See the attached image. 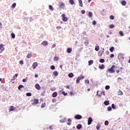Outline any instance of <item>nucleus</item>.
<instances>
[{"label":"nucleus","mask_w":130,"mask_h":130,"mask_svg":"<svg viewBox=\"0 0 130 130\" xmlns=\"http://www.w3.org/2000/svg\"><path fill=\"white\" fill-rule=\"evenodd\" d=\"M123 93L122 92V91H120V93L119 95H122Z\"/></svg>","instance_id":"774afa93"},{"label":"nucleus","mask_w":130,"mask_h":130,"mask_svg":"<svg viewBox=\"0 0 130 130\" xmlns=\"http://www.w3.org/2000/svg\"><path fill=\"white\" fill-rule=\"evenodd\" d=\"M51 70H55V67L53 65L51 66L50 67Z\"/></svg>","instance_id":"a18cd8bd"},{"label":"nucleus","mask_w":130,"mask_h":130,"mask_svg":"<svg viewBox=\"0 0 130 130\" xmlns=\"http://www.w3.org/2000/svg\"><path fill=\"white\" fill-rule=\"evenodd\" d=\"M26 95L28 97H30V96H32V93H31V92H27L26 93Z\"/></svg>","instance_id":"c756f323"},{"label":"nucleus","mask_w":130,"mask_h":130,"mask_svg":"<svg viewBox=\"0 0 130 130\" xmlns=\"http://www.w3.org/2000/svg\"><path fill=\"white\" fill-rule=\"evenodd\" d=\"M88 16L89 18H92V17H93V13H92L91 12H89Z\"/></svg>","instance_id":"6ab92c4d"},{"label":"nucleus","mask_w":130,"mask_h":130,"mask_svg":"<svg viewBox=\"0 0 130 130\" xmlns=\"http://www.w3.org/2000/svg\"><path fill=\"white\" fill-rule=\"evenodd\" d=\"M75 119H81L82 118V115H76L75 116Z\"/></svg>","instance_id":"0eeeda50"},{"label":"nucleus","mask_w":130,"mask_h":130,"mask_svg":"<svg viewBox=\"0 0 130 130\" xmlns=\"http://www.w3.org/2000/svg\"><path fill=\"white\" fill-rule=\"evenodd\" d=\"M100 126H101L99 124H98V125L96 126V128L97 130L100 129Z\"/></svg>","instance_id":"e433bc0d"},{"label":"nucleus","mask_w":130,"mask_h":130,"mask_svg":"<svg viewBox=\"0 0 130 130\" xmlns=\"http://www.w3.org/2000/svg\"><path fill=\"white\" fill-rule=\"evenodd\" d=\"M109 50L111 52H113V50H114V47H111Z\"/></svg>","instance_id":"bb28decb"},{"label":"nucleus","mask_w":130,"mask_h":130,"mask_svg":"<svg viewBox=\"0 0 130 130\" xmlns=\"http://www.w3.org/2000/svg\"><path fill=\"white\" fill-rule=\"evenodd\" d=\"M85 13H86V11L85 10H83L81 11V14H85Z\"/></svg>","instance_id":"13d9d810"},{"label":"nucleus","mask_w":130,"mask_h":130,"mask_svg":"<svg viewBox=\"0 0 130 130\" xmlns=\"http://www.w3.org/2000/svg\"><path fill=\"white\" fill-rule=\"evenodd\" d=\"M78 78L81 81V80H83V79H84L85 77L81 75L80 77H78Z\"/></svg>","instance_id":"7c9ffc66"},{"label":"nucleus","mask_w":130,"mask_h":130,"mask_svg":"<svg viewBox=\"0 0 130 130\" xmlns=\"http://www.w3.org/2000/svg\"><path fill=\"white\" fill-rule=\"evenodd\" d=\"M105 89H106V90H109V89H110V86L106 85L105 86Z\"/></svg>","instance_id":"4c0bfd02"},{"label":"nucleus","mask_w":130,"mask_h":130,"mask_svg":"<svg viewBox=\"0 0 130 130\" xmlns=\"http://www.w3.org/2000/svg\"><path fill=\"white\" fill-rule=\"evenodd\" d=\"M76 128H77V129H81V128H82V124H78L76 126Z\"/></svg>","instance_id":"2eb2a0df"},{"label":"nucleus","mask_w":130,"mask_h":130,"mask_svg":"<svg viewBox=\"0 0 130 130\" xmlns=\"http://www.w3.org/2000/svg\"><path fill=\"white\" fill-rule=\"evenodd\" d=\"M19 64H24V61L21 60L19 61Z\"/></svg>","instance_id":"09e8293b"},{"label":"nucleus","mask_w":130,"mask_h":130,"mask_svg":"<svg viewBox=\"0 0 130 130\" xmlns=\"http://www.w3.org/2000/svg\"><path fill=\"white\" fill-rule=\"evenodd\" d=\"M96 21L95 20H93V22H92V25H96Z\"/></svg>","instance_id":"5fc2aeb1"},{"label":"nucleus","mask_w":130,"mask_h":130,"mask_svg":"<svg viewBox=\"0 0 130 130\" xmlns=\"http://www.w3.org/2000/svg\"><path fill=\"white\" fill-rule=\"evenodd\" d=\"M51 91H55V88L54 87H52L50 88Z\"/></svg>","instance_id":"bf43d9fd"},{"label":"nucleus","mask_w":130,"mask_h":130,"mask_svg":"<svg viewBox=\"0 0 130 130\" xmlns=\"http://www.w3.org/2000/svg\"><path fill=\"white\" fill-rule=\"evenodd\" d=\"M69 3L72 5H74V4H75V2L74 1V0H69Z\"/></svg>","instance_id":"2f4dec72"},{"label":"nucleus","mask_w":130,"mask_h":130,"mask_svg":"<svg viewBox=\"0 0 130 130\" xmlns=\"http://www.w3.org/2000/svg\"><path fill=\"white\" fill-rule=\"evenodd\" d=\"M108 111H111L112 110V108L111 107H108L107 108Z\"/></svg>","instance_id":"58836bf2"},{"label":"nucleus","mask_w":130,"mask_h":130,"mask_svg":"<svg viewBox=\"0 0 130 130\" xmlns=\"http://www.w3.org/2000/svg\"><path fill=\"white\" fill-rule=\"evenodd\" d=\"M31 103L32 105H37V104H38V103H39V100L35 99L34 100H31Z\"/></svg>","instance_id":"f03ea898"},{"label":"nucleus","mask_w":130,"mask_h":130,"mask_svg":"<svg viewBox=\"0 0 130 130\" xmlns=\"http://www.w3.org/2000/svg\"><path fill=\"white\" fill-rule=\"evenodd\" d=\"M67 52H68V53H71V52H72V48H67Z\"/></svg>","instance_id":"a211bd4d"},{"label":"nucleus","mask_w":130,"mask_h":130,"mask_svg":"<svg viewBox=\"0 0 130 130\" xmlns=\"http://www.w3.org/2000/svg\"><path fill=\"white\" fill-rule=\"evenodd\" d=\"M53 74L55 77H57V76H58V72H57V71H54Z\"/></svg>","instance_id":"5701e85b"},{"label":"nucleus","mask_w":130,"mask_h":130,"mask_svg":"<svg viewBox=\"0 0 130 130\" xmlns=\"http://www.w3.org/2000/svg\"><path fill=\"white\" fill-rule=\"evenodd\" d=\"M67 124H68V125H71V124H72V123H71V122H68V123H67Z\"/></svg>","instance_id":"338daca9"},{"label":"nucleus","mask_w":130,"mask_h":130,"mask_svg":"<svg viewBox=\"0 0 130 130\" xmlns=\"http://www.w3.org/2000/svg\"><path fill=\"white\" fill-rule=\"evenodd\" d=\"M92 121H93V118H92V117H89L88 119V123H87L88 125H90V124L92 123Z\"/></svg>","instance_id":"20e7f679"},{"label":"nucleus","mask_w":130,"mask_h":130,"mask_svg":"<svg viewBox=\"0 0 130 130\" xmlns=\"http://www.w3.org/2000/svg\"><path fill=\"white\" fill-rule=\"evenodd\" d=\"M99 69H100V70H104L105 66H104V64H102L101 66H99Z\"/></svg>","instance_id":"412c9836"},{"label":"nucleus","mask_w":130,"mask_h":130,"mask_svg":"<svg viewBox=\"0 0 130 130\" xmlns=\"http://www.w3.org/2000/svg\"><path fill=\"white\" fill-rule=\"evenodd\" d=\"M108 124H109V122H108V120H106L105 121V125L107 126V125H108Z\"/></svg>","instance_id":"ea45409f"},{"label":"nucleus","mask_w":130,"mask_h":130,"mask_svg":"<svg viewBox=\"0 0 130 130\" xmlns=\"http://www.w3.org/2000/svg\"><path fill=\"white\" fill-rule=\"evenodd\" d=\"M22 82H23V83H25V82H27V79H23V80H22Z\"/></svg>","instance_id":"680f3d73"},{"label":"nucleus","mask_w":130,"mask_h":130,"mask_svg":"<svg viewBox=\"0 0 130 130\" xmlns=\"http://www.w3.org/2000/svg\"><path fill=\"white\" fill-rule=\"evenodd\" d=\"M27 58H31L32 57V54H28L27 55Z\"/></svg>","instance_id":"a19ab883"},{"label":"nucleus","mask_w":130,"mask_h":130,"mask_svg":"<svg viewBox=\"0 0 130 130\" xmlns=\"http://www.w3.org/2000/svg\"><path fill=\"white\" fill-rule=\"evenodd\" d=\"M103 51L101 50L99 51L98 54H99V56H102V55H103Z\"/></svg>","instance_id":"4468645a"},{"label":"nucleus","mask_w":130,"mask_h":130,"mask_svg":"<svg viewBox=\"0 0 130 130\" xmlns=\"http://www.w3.org/2000/svg\"><path fill=\"white\" fill-rule=\"evenodd\" d=\"M109 28L110 29H113V28H114V25H113V24L110 25Z\"/></svg>","instance_id":"37998d69"},{"label":"nucleus","mask_w":130,"mask_h":130,"mask_svg":"<svg viewBox=\"0 0 130 130\" xmlns=\"http://www.w3.org/2000/svg\"><path fill=\"white\" fill-rule=\"evenodd\" d=\"M62 95H64V96H67V95H68V93H66L64 91H62Z\"/></svg>","instance_id":"603ef678"},{"label":"nucleus","mask_w":130,"mask_h":130,"mask_svg":"<svg viewBox=\"0 0 130 130\" xmlns=\"http://www.w3.org/2000/svg\"><path fill=\"white\" fill-rule=\"evenodd\" d=\"M84 44L86 46H88L89 45V40H88V39H86L84 42Z\"/></svg>","instance_id":"1a4fd4ad"},{"label":"nucleus","mask_w":130,"mask_h":130,"mask_svg":"<svg viewBox=\"0 0 130 130\" xmlns=\"http://www.w3.org/2000/svg\"><path fill=\"white\" fill-rule=\"evenodd\" d=\"M52 101L53 103H55V102H56V100H55V99H53Z\"/></svg>","instance_id":"4d7b16f0"},{"label":"nucleus","mask_w":130,"mask_h":130,"mask_svg":"<svg viewBox=\"0 0 130 130\" xmlns=\"http://www.w3.org/2000/svg\"><path fill=\"white\" fill-rule=\"evenodd\" d=\"M66 119H67V118H64L63 119L60 120L59 121L61 123H64V122H66Z\"/></svg>","instance_id":"f3484780"},{"label":"nucleus","mask_w":130,"mask_h":130,"mask_svg":"<svg viewBox=\"0 0 130 130\" xmlns=\"http://www.w3.org/2000/svg\"><path fill=\"white\" fill-rule=\"evenodd\" d=\"M11 37H12V38H15V37H16V35H15V34L12 32L11 34Z\"/></svg>","instance_id":"de8ad7c7"},{"label":"nucleus","mask_w":130,"mask_h":130,"mask_svg":"<svg viewBox=\"0 0 130 130\" xmlns=\"http://www.w3.org/2000/svg\"><path fill=\"white\" fill-rule=\"evenodd\" d=\"M38 64H37V62H34L32 64V68L34 69V70H35V69H36V67H37Z\"/></svg>","instance_id":"f8f14e48"},{"label":"nucleus","mask_w":130,"mask_h":130,"mask_svg":"<svg viewBox=\"0 0 130 130\" xmlns=\"http://www.w3.org/2000/svg\"><path fill=\"white\" fill-rule=\"evenodd\" d=\"M62 17V20L63 22H67L68 20H69V18L66 17V14H62L61 15Z\"/></svg>","instance_id":"7ed1b4c3"},{"label":"nucleus","mask_w":130,"mask_h":130,"mask_svg":"<svg viewBox=\"0 0 130 130\" xmlns=\"http://www.w3.org/2000/svg\"><path fill=\"white\" fill-rule=\"evenodd\" d=\"M68 121H69V122H72V119L71 118H68Z\"/></svg>","instance_id":"e2e57ef3"},{"label":"nucleus","mask_w":130,"mask_h":130,"mask_svg":"<svg viewBox=\"0 0 130 130\" xmlns=\"http://www.w3.org/2000/svg\"><path fill=\"white\" fill-rule=\"evenodd\" d=\"M1 88L2 89V90H3V91H6V87H5V86H4V85H2L1 86Z\"/></svg>","instance_id":"c85d7f7f"},{"label":"nucleus","mask_w":130,"mask_h":130,"mask_svg":"<svg viewBox=\"0 0 130 130\" xmlns=\"http://www.w3.org/2000/svg\"><path fill=\"white\" fill-rule=\"evenodd\" d=\"M52 97H53V98H55V97H56L57 96V92H54L52 93Z\"/></svg>","instance_id":"ddd939ff"},{"label":"nucleus","mask_w":130,"mask_h":130,"mask_svg":"<svg viewBox=\"0 0 130 130\" xmlns=\"http://www.w3.org/2000/svg\"><path fill=\"white\" fill-rule=\"evenodd\" d=\"M54 60H55L56 61H57L58 60V57H54Z\"/></svg>","instance_id":"864d4df0"},{"label":"nucleus","mask_w":130,"mask_h":130,"mask_svg":"<svg viewBox=\"0 0 130 130\" xmlns=\"http://www.w3.org/2000/svg\"><path fill=\"white\" fill-rule=\"evenodd\" d=\"M101 94H102V95H103V96H105V91H101Z\"/></svg>","instance_id":"3c124183"},{"label":"nucleus","mask_w":130,"mask_h":130,"mask_svg":"<svg viewBox=\"0 0 130 130\" xmlns=\"http://www.w3.org/2000/svg\"><path fill=\"white\" fill-rule=\"evenodd\" d=\"M93 60L88 61V66H92V64H93Z\"/></svg>","instance_id":"b1692460"},{"label":"nucleus","mask_w":130,"mask_h":130,"mask_svg":"<svg viewBox=\"0 0 130 130\" xmlns=\"http://www.w3.org/2000/svg\"><path fill=\"white\" fill-rule=\"evenodd\" d=\"M55 46H56V45H55V44H53V45H52V48H54V47H55Z\"/></svg>","instance_id":"69168bd1"},{"label":"nucleus","mask_w":130,"mask_h":130,"mask_svg":"<svg viewBox=\"0 0 130 130\" xmlns=\"http://www.w3.org/2000/svg\"><path fill=\"white\" fill-rule=\"evenodd\" d=\"M49 9L50 11H53V7L51 5L49 6Z\"/></svg>","instance_id":"c9c22d12"},{"label":"nucleus","mask_w":130,"mask_h":130,"mask_svg":"<svg viewBox=\"0 0 130 130\" xmlns=\"http://www.w3.org/2000/svg\"><path fill=\"white\" fill-rule=\"evenodd\" d=\"M79 1V6L81 8H83V2H82V0H78Z\"/></svg>","instance_id":"dca6fc26"},{"label":"nucleus","mask_w":130,"mask_h":130,"mask_svg":"<svg viewBox=\"0 0 130 130\" xmlns=\"http://www.w3.org/2000/svg\"><path fill=\"white\" fill-rule=\"evenodd\" d=\"M46 105V104L45 103H44L42 105H41V108H44V107H45V106Z\"/></svg>","instance_id":"49530a36"},{"label":"nucleus","mask_w":130,"mask_h":130,"mask_svg":"<svg viewBox=\"0 0 130 130\" xmlns=\"http://www.w3.org/2000/svg\"><path fill=\"white\" fill-rule=\"evenodd\" d=\"M111 107L113 108V109H116V106L114 105V104H112Z\"/></svg>","instance_id":"473e14b6"},{"label":"nucleus","mask_w":130,"mask_h":130,"mask_svg":"<svg viewBox=\"0 0 130 130\" xmlns=\"http://www.w3.org/2000/svg\"><path fill=\"white\" fill-rule=\"evenodd\" d=\"M121 5L122 6H125V5H126V2H125V1H122Z\"/></svg>","instance_id":"cd10ccee"},{"label":"nucleus","mask_w":130,"mask_h":130,"mask_svg":"<svg viewBox=\"0 0 130 130\" xmlns=\"http://www.w3.org/2000/svg\"><path fill=\"white\" fill-rule=\"evenodd\" d=\"M110 19L111 20H114V16L113 15L110 16Z\"/></svg>","instance_id":"c03bdc74"},{"label":"nucleus","mask_w":130,"mask_h":130,"mask_svg":"<svg viewBox=\"0 0 130 130\" xmlns=\"http://www.w3.org/2000/svg\"><path fill=\"white\" fill-rule=\"evenodd\" d=\"M80 80L78 78H77V80H76V84H79V83H80Z\"/></svg>","instance_id":"8fccbe9b"},{"label":"nucleus","mask_w":130,"mask_h":130,"mask_svg":"<svg viewBox=\"0 0 130 130\" xmlns=\"http://www.w3.org/2000/svg\"><path fill=\"white\" fill-rule=\"evenodd\" d=\"M64 7V3H60V5L59 6V8H60V9H63Z\"/></svg>","instance_id":"9b49d317"},{"label":"nucleus","mask_w":130,"mask_h":130,"mask_svg":"<svg viewBox=\"0 0 130 130\" xmlns=\"http://www.w3.org/2000/svg\"><path fill=\"white\" fill-rule=\"evenodd\" d=\"M42 45H43L44 46H47V45H48V42L46 41H44L42 44Z\"/></svg>","instance_id":"423d86ee"},{"label":"nucleus","mask_w":130,"mask_h":130,"mask_svg":"<svg viewBox=\"0 0 130 130\" xmlns=\"http://www.w3.org/2000/svg\"><path fill=\"white\" fill-rule=\"evenodd\" d=\"M89 80H88V79H87V80H86L85 81V83H86V84H89Z\"/></svg>","instance_id":"6e6d98bb"},{"label":"nucleus","mask_w":130,"mask_h":130,"mask_svg":"<svg viewBox=\"0 0 130 130\" xmlns=\"http://www.w3.org/2000/svg\"><path fill=\"white\" fill-rule=\"evenodd\" d=\"M114 68H115V66L113 65L111 67V68L107 69V71L109 72V73H110V74H113V73H115V71L113 69H114Z\"/></svg>","instance_id":"f257e3e1"},{"label":"nucleus","mask_w":130,"mask_h":130,"mask_svg":"<svg viewBox=\"0 0 130 130\" xmlns=\"http://www.w3.org/2000/svg\"><path fill=\"white\" fill-rule=\"evenodd\" d=\"M14 77H15V78H17V77H18V73H16V74H15Z\"/></svg>","instance_id":"0e129e2a"},{"label":"nucleus","mask_w":130,"mask_h":130,"mask_svg":"<svg viewBox=\"0 0 130 130\" xmlns=\"http://www.w3.org/2000/svg\"><path fill=\"white\" fill-rule=\"evenodd\" d=\"M35 88L37 89V90H41V87H40V85L39 84H36L35 85Z\"/></svg>","instance_id":"6e6552de"},{"label":"nucleus","mask_w":130,"mask_h":130,"mask_svg":"<svg viewBox=\"0 0 130 130\" xmlns=\"http://www.w3.org/2000/svg\"><path fill=\"white\" fill-rule=\"evenodd\" d=\"M110 57H111V58L114 57V55L113 54H111L110 55Z\"/></svg>","instance_id":"052dcab7"},{"label":"nucleus","mask_w":130,"mask_h":130,"mask_svg":"<svg viewBox=\"0 0 130 130\" xmlns=\"http://www.w3.org/2000/svg\"><path fill=\"white\" fill-rule=\"evenodd\" d=\"M100 62H101V63H103L105 62V60H104V59H103V58L100 59Z\"/></svg>","instance_id":"393cba45"},{"label":"nucleus","mask_w":130,"mask_h":130,"mask_svg":"<svg viewBox=\"0 0 130 130\" xmlns=\"http://www.w3.org/2000/svg\"><path fill=\"white\" fill-rule=\"evenodd\" d=\"M95 51H98L99 50V46H95Z\"/></svg>","instance_id":"f704fd0d"},{"label":"nucleus","mask_w":130,"mask_h":130,"mask_svg":"<svg viewBox=\"0 0 130 130\" xmlns=\"http://www.w3.org/2000/svg\"><path fill=\"white\" fill-rule=\"evenodd\" d=\"M104 105H105V106H108V105H109V101H105L104 102Z\"/></svg>","instance_id":"9d476101"},{"label":"nucleus","mask_w":130,"mask_h":130,"mask_svg":"<svg viewBox=\"0 0 130 130\" xmlns=\"http://www.w3.org/2000/svg\"><path fill=\"white\" fill-rule=\"evenodd\" d=\"M119 35H120V36H123V31H120L119 32Z\"/></svg>","instance_id":"79ce46f5"},{"label":"nucleus","mask_w":130,"mask_h":130,"mask_svg":"<svg viewBox=\"0 0 130 130\" xmlns=\"http://www.w3.org/2000/svg\"><path fill=\"white\" fill-rule=\"evenodd\" d=\"M22 88H24V86L23 85H19L18 87V90H20V91H21V89H22Z\"/></svg>","instance_id":"4be33fe9"},{"label":"nucleus","mask_w":130,"mask_h":130,"mask_svg":"<svg viewBox=\"0 0 130 130\" xmlns=\"http://www.w3.org/2000/svg\"><path fill=\"white\" fill-rule=\"evenodd\" d=\"M4 46H5V45L3 44L0 45V50H1V52H3V51L5 50V47H4Z\"/></svg>","instance_id":"39448f33"},{"label":"nucleus","mask_w":130,"mask_h":130,"mask_svg":"<svg viewBox=\"0 0 130 130\" xmlns=\"http://www.w3.org/2000/svg\"><path fill=\"white\" fill-rule=\"evenodd\" d=\"M9 111H14V106H11L9 109Z\"/></svg>","instance_id":"72a5a7b5"},{"label":"nucleus","mask_w":130,"mask_h":130,"mask_svg":"<svg viewBox=\"0 0 130 130\" xmlns=\"http://www.w3.org/2000/svg\"><path fill=\"white\" fill-rule=\"evenodd\" d=\"M16 6H17V4H16V3H13L12 5V9H15V8H16Z\"/></svg>","instance_id":"a878e982"},{"label":"nucleus","mask_w":130,"mask_h":130,"mask_svg":"<svg viewBox=\"0 0 130 130\" xmlns=\"http://www.w3.org/2000/svg\"><path fill=\"white\" fill-rule=\"evenodd\" d=\"M68 77H69V78H73V77H74V73H70L68 74Z\"/></svg>","instance_id":"aec40b11"}]
</instances>
